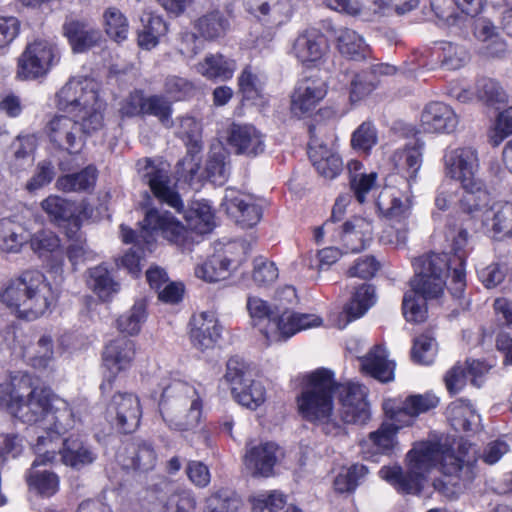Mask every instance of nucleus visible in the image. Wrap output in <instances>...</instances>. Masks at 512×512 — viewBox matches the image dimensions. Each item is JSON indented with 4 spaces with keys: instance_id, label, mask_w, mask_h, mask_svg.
I'll return each mask as SVG.
<instances>
[{
    "instance_id": "nucleus-1",
    "label": "nucleus",
    "mask_w": 512,
    "mask_h": 512,
    "mask_svg": "<svg viewBox=\"0 0 512 512\" xmlns=\"http://www.w3.org/2000/svg\"><path fill=\"white\" fill-rule=\"evenodd\" d=\"M0 407L24 423L42 422L46 449H55L54 439L72 430L78 421L70 403L34 386L33 378L22 372L0 383Z\"/></svg>"
},
{
    "instance_id": "nucleus-2",
    "label": "nucleus",
    "mask_w": 512,
    "mask_h": 512,
    "mask_svg": "<svg viewBox=\"0 0 512 512\" xmlns=\"http://www.w3.org/2000/svg\"><path fill=\"white\" fill-rule=\"evenodd\" d=\"M478 460L475 445L463 442L455 454L445 444L433 441L415 443L406 455V471L401 467H383L380 477L389 482L403 494H419L427 475L439 466L446 476L457 477L463 481H471L475 476Z\"/></svg>"
},
{
    "instance_id": "nucleus-3",
    "label": "nucleus",
    "mask_w": 512,
    "mask_h": 512,
    "mask_svg": "<svg viewBox=\"0 0 512 512\" xmlns=\"http://www.w3.org/2000/svg\"><path fill=\"white\" fill-rule=\"evenodd\" d=\"M340 387L331 370L318 368L304 376L301 391L296 397L301 418L332 438H337L342 431L335 403Z\"/></svg>"
},
{
    "instance_id": "nucleus-4",
    "label": "nucleus",
    "mask_w": 512,
    "mask_h": 512,
    "mask_svg": "<svg viewBox=\"0 0 512 512\" xmlns=\"http://www.w3.org/2000/svg\"><path fill=\"white\" fill-rule=\"evenodd\" d=\"M0 300L18 317L34 320L51 309L57 294L42 272L27 270L9 282L0 293Z\"/></svg>"
},
{
    "instance_id": "nucleus-5",
    "label": "nucleus",
    "mask_w": 512,
    "mask_h": 512,
    "mask_svg": "<svg viewBox=\"0 0 512 512\" xmlns=\"http://www.w3.org/2000/svg\"><path fill=\"white\" fill-rule=\"evenodd\" d=\"M247 309L255 326H259L260 332L269 343L286 340L296 333L319 327L322 319L315 314L283 311L277 314L270 306L258 297H249Z\"/></svg>"
},
{
    "instance_id": "nucleus-6",
    "label": "nucleus",
    "mask_w": 512,
    "mask_h": 512,
    "mask_svg": "<svg viewBox=\"0 0 512 512\" xmlns=\"http://www.w3.org/2000/svg\"><path fill=\"white\" fill-rule=\"evenodd\" d=\"M60 110L78 117L89 129L104 125L105 104L99 99L95 83L86 77H72L56 94Z\"/></svg>"
},
{
    "instance_id": "nucleus-7",
    "label": "nucleus",
    "mask_w": 512,
    "mask_h": 512,
    "mask_svg": "<svg viewBox=\"0 0 512 512\" xmlns=\"http://www.w3.org/2000/svg\"><path fill=\"white\" fill-rule=\"evenodd\" d=\"M160 412L170 428L192 430L198 426L202 416L201 396L194 386L174 380L163 389Z\"/></svg>"
},
{
    "instance_id": "nucleus-8",
    "label": "nucleus",
    "mask_w": 512,
    "mask_h": 512,
    "mask_svg": "<svg viewBox=\"0 0 512 512\" xmlns=\"http://www.w3.org/2000/svg\"><path fill=\"white\" fill-rule=\"evenodd\" d=\"M376 205L390 221L381 233V242L396 247L405 245L408 237L406 220L412 207V195L386 188L379 194Z\"/></svg>"
},
{
    "instance_id": "nucleus-9",
    "label": "nucleus",
    "mask_w": 512,
    "mask_h": 512,
    "mask_svg": "<svg viewBox=\"0 0 512 512\" xmlns=\"http://www.w3.org/2000/svg\"><path fill=\"white\" fill-rule=\"evenodd\" d=\"M449 259L446 254H426L413 262L415 276L410 281L411 289L428 299L440 297L446 286V276L449 269Z\"/></svg>"
},
{
    "instance_id": "nucleus-10",
    "label": "nucleus",
    "mask_w": 512,
    "mask_h": 512,
    "mask_svg": "<svg viewBox=\"0 0 512 512\" xmlns=\"http://www.w3.org/2000/svg\"><path fill=\"white\" fill-rule=\"evenodd\" d=\"M182 231V224L174 216L167 211H160L154 208L146 211L138 235L132 229L121 226V236L125 243L135 242L139 248L149 251L152 250L155 242V233H160L164 238L174 241L181 235Z\"/></svg>"
},
{
    "instance_id": "nucleus-11",
    "label": "nucleus",
    "mask_w": 512,
    "mask_h": 512,
    "mask_svg": "<svg viewBox=\"0 0 512 512\" xmlns=\"http://www.w3.org/2000/svg\"><path fill=\"white\" fill-rule=\"evenodd\" d=\"M46 130L54 145L71 154H76L84 147L86 137L99 129L85 127L84 121L74 115H60L49 121Z\"/></svg>"
},
{
    "instance_id": "nucleus-12",
    "label": "nucleus",
    "mask_w": 512,
    "mask_h": 512,
    "mask_svg": "<svg viewBox=\"0 0 512 512\" xmlns=\"http://www.w3.org/2000/svg\"><path fill=\"white\" fill-rule=\"evenodd\" d=\"M60 55L54 44L44 39L29 43L18 59V76L36 79L46 75L59 62Z\"/></svg>"
},
{
    "instance_id": "nucleus-13",
    "label": "nucleus",
    "mask_w": 512,
    "mask_h": 512,
    "mask_svg": "<svg viewBox=\"0 0 512 512\" xmlns=\"http://www.w3.org/2000/svg\"><path fill=\"white\" fill-rule=\"evenodd\" d=\"M37 454L26 475L29 488L41 496L51 497L59 490V477L52 471L40 469L41 466L52 463L56 458L55 449L45 448V438L38 436L35 444Z\"/></svg>"
},
{
    "instance_id": "nucleus-14",
    "label": "nucleus",
    "mask_w": 512,
    "mask_h": 512,
    "mask_svg": "<svg viewBox=\"0 0 512 512\" xmlns=\"http://www.w3.org/2000/svg\"><path fill=\"white\" fill-rule=\"evenodd\" d=\"M137 166L142 181L149 186L154 197L177 212H181L183 202L172 186L167 167L163 164H155L150 159L138 161Z\"/></svg>"
},
{
    "instance_id": "nucleus-15",
    "label": "nucleus",
    "mask_w": 512,
    "mask_h": 512,
    "mask_svg": "<svg viewBox=\"0 0 512 512\" xmlns=\"http://www.w3.org/2000/svg\"><path fill=\"white\" fill-rule=\"evenodd\" d=\"M444 173L460 182L461 186L474 187L478 180L479 159L472 147H448L443 155Z\"/></svg>"
},
{
    "instance_id": "nucleus-16",
    "label": "nucleus",
    "mask_w": 512,
    "mask_h": 512,
    "mask_svg": "<svg viewBox=\"0 0 512 512\" xmlns=\"http://www.w3.org/2000/svg\"><path fill=\"white\" fill-rule=\"evenodd\" d=\"M341 407L337 408L342 431L338 437L347 435L345 424H365L370 418L366 401V388L363 385L349 383L341 386Z\"/></svg>"
},
{
    "instance_id": "nucleus-17",
    "label": "nucleus",
    "mask_w": 512,
    "mask_h": 512,
    "mask_svg": "<svg viewBox=\"0 0 512 512\" xmlns=\"http://www.w3.org/2000/svg\"><path fill=\"white\" fill-rule=\"evenodd\" d=\"M438 398L430 393L410 395L403 401L387 400L384 410L391 421L399 426H410L415 419L438 405Z\"/></svg>"
},
{
    "instance_id": "nucleus-18",
    "label": "nucleus",
    "mask_w": 512,
    "mask_h": 512,
    "mask_svg": "<svg viewBox=\"0 0 512 512\" xmlns=\"http://www.w3.org/2000/svg\"><path fill=\"white\" fill-rule=\"evenodd\" d=\"M221 206L226 213L244 228L256 225L262 216V208L255 197L234 188H227Z\"/></svg>"
},
{
    "instance_id": "nucleus-19",
    "label": "nucleus",
    "mask_w": 512,
    "mask_h": 512,
    "mask_svg": "<svg viewBox=\"0 0 512 512\" xmlns=\"http://www.w3.org/2000/svg\"><path fill=\"white\" fill-rule=\"evenodd\" d=\"M326 93L327 86L323 79L308 77L300 80L291 96V113L298 118L309 115Z\"/></svg>"
},
{
    "instance_id": "nucleus-20",
    "label": "nucleus",
    "mask_w": 512,
    "mask_h": 512,
    "mask_svg": "<svg viewBox=\"0 0 512 512\" xmlns=\"http://www.w3.org/2000/svg\"><path fill=\"white\" fill-rule=\"evenodd\" d=\"M107 413L122 432L130 433L138 427L142 415L139 398L132 393H117L112 397Z\"/></svg>"
},
{
    "instance_id": "nucleus-21",
    "label": "nucleus",
    "mask_w": 512,
    "mask_h": 512,
    "mask_svg": "<svg viewBox=\"0 0 512 512\" xmlns=\"http://www.w3.org/2000/svg\"><path fill=\"white\" fill-rule=\"evenodd\" d=\"M373 220L368 217L354 216L341 225L338 242L345 253H357L367 247L373 238Z\"/></svg>"
},
{
    "instance_id": "nucleus-22",
    "label": "nucleus",
    "mask_w": 512,
    "mask_h": 512,
    "mask_svg": "<svg viewBox=\"0 0 512 512\" xmlns=\"http://www.w3.org/2000/svg\"><path fill=\"white\" fill-rule=\"evenodd\" d=\"M278 446L272 442L247 443L243 456L246 471L253 477H269L277 462Z\"/></svg>"
},
{
    "instance_id": "nucleus-23",
    "label": "nucleus",
    "mask_w": 512,
    "mask_h": 512,
    "mask_svg": "<svg viewBox=\"0 0 512 512\" xmlns=\"http://www.w3.org/2000/svg\"><path fill=\"white\" fill-rule=\"evenodd\" d=\"M329 50L328 40L316 29H308L295 39L291 53L302 64L320 62Z\"/></svg>"
},
{
    "instance_id": "nucleus-24",
    "label": "nucleus",
    "mask_w": 512,
    "mask_h": 512,
    "mask_svg": "<svg viewBox=\"0 0 512 512\" xmlns=\"http://www.w3.org/2000/svg\"><path fill=\"white\" fill-rule=\"evenodd\" d=\"M190 339L195 348L201 351L212 349L218 343L222 327L213 312H200L190 320Z\"/></svg>"
},
{
    "instance_id": "nucleus-25",
    "label": "nucleus",
    "mask_w": 512,
    "mask_h": 512,
    "mask_svg": "<svg viewBox=\"0 0 512 512\" xmlns=\"http://www.w3.org/2000/svg\"><path fill=\"white\" fill-rule=\"evenodd\" d=\"M420 122L425 132L449 134L456 130L459 119L449 105L435 101L424 107Z\"/></svg>"
},
{
    "instance_id": "nucleus-26",
    "label": "nucleus",
    "mask_w": 512,
    "mask_h": 512,
    "mask_svg": "<svg viewBox=\"0 0 512 512\" xmlns=\"http://www.w3.org/2000/svg\"><path fill=\"white\" fill-rule=\"evenodd\" d=\"M227 140L236 154L257 156L265 150L264 135L252 125L233 124Z\"/></svg>"
},
{
    "instance_id": "nucleus-27",
    "label": "nucleus",
    "mask_w": 512,
    "mask_h": 512,
    "mask_svg": "<svg viewBox=\"0 0 512 512\" xmlns=\"http://www.w3.org/2000/svg\"><path fill=\"white\" fill-rule=\"evenodd\" d=\"M63 32L75 53L86 52L103 40L101 31L87 21L69 20L63 25Z\"/></svg>"
},
{
    "instance_id": "nucleus-28",
    "label": "nucleus",
    "mask_w": 512,
    "mask_h": 512,
    "mask_svg": "<svg viewBox=\"0 0 512 512\" xmlns=\"http://www.w3.org/2000/svg\"><path fill=\"white\" fill-rule=\"evenodd\" d=\"M117 460L125 469L147 472L155 467L157 453L150 443L136 441L124 447L118 453Z\"/></svg>"
},
{
    "instance_id": "nucleus-29",
    "label": "nucleus",
    "mask_w": 512,
    "mask_h": 512,
    "mask_svg": "<svg viewBox=\"0 0 512 512\" xmlns=\"http://www.w3.org/2000/svg\"><path fill=\"white\" fill-rule=\"evenodd\" d=\"M134 357L135 344L124 336L111 340L103 352L104 365L113 375L130 368Z\"/></svg>"
},
{
    "instance_id": "nucleus-30",
    "label": "nucleus",
    "mask_w": 512,
    "mask_h": 512,
    "mask_svg": "<svg viewBox=\"0 0 512 512\" xmlns=\"http://www.w3.org/2000/svg\"><path fill=\"white\" fill-rule=\"evenodd\" d=\"M423 143L414 140L394 151L391 161L407 180L408 188L416 182L418 172L422 166ZM410 195V190L407 191Z\"/></svg>"
},
{
    "instance_id": "nucleus-31",
    "label": "nucleus",
    "mask_w": 512,
    "mask_h": 512,
    "mask_svg": "<svg viewBox=\"0 0 512 512\" xmlns=\"http://www.w3.org/2000/svg\"><path fill=\"white\" fill-rule=\"evenodd\" d=\"M452 250L454 252V261L457 262L452 271L451 293L455 297H460L465 288V268L464 263L467 256L468 233L466 229L458 228L451 234Z\"/></svg>"
},
{
    "instance_id": "nucleus-32",
    "label": "nucleus",
    "mask_w": 512,
    "mask_h": 512,
    "mask_svg": "<svg viewBox=\"0 0 512 512\" xmlns=\"http://www.w3.org/2000/svg\"><path fill=\"white\" fill-rule=\"evenodd\" d=\"M376 302L375 289L371 284L362 283L355 288L350 302L345 307L342 316L345 318L343 322L339 321L335 325L343 329L346 325L362 317Z\"/></svg>"
},
{
    "instance_id": "nucleus-33",
    "label": "nucleus",
    "mask_w": 512,
    "mask_h": 512,
    "mask_svg": "<svg viewBox=\"0 0 512 512\" xmlns=\"http://www.w3.org/2000/svg\"><path fill=\"white\" fill-rule=\"evenodd\" d=\"M240 260L226 254H215L195 267V275L206 282H218L227 279L239 265Z\"/></svg>"
},
{
    "instance_id": "nucleus-34",
    "label": "nucleus",
    "mask_w": 512,
    "mask_h": 512,
    "mask_svg": "<svg viewBox=\"0 0 512 512\" xmlns=\"http://www.w3.org/2000/svg\"><path fill=\"white\" fill-rule=\"evenodd\" d=\"M447 418L456 431L474 433L480 429V415L466 400L458 399L452 402L447 407Z\"/></svg>"
},
{
    "instance_id": "nucleus-35",
    "label": "nucleus",
    "mask_w": 512,
    "mask_h": 512,
    "mask_svg": "<svg viewBox=\"0 0 512 512\" xmlns=\"http://www.w3.org/2000/svg\"><path fill=\"white\" fill-rule=\"evenodd\" d=\"M360 362L362 371L380 382L394 379L395 363L388 360L383 347L374 346L367 355L360 358Z\"/></svg>"
},
{
    "instance_id": "nucleus-36",
    "label": "nucleus",
    "mask_w": 512,
    "mask_h": 512,
    "mask_svg": "<svg viewBox=\"0 0 512 512\" xmlns=\"http://www.w3.org/2000/svg\"><path fill=\"white\" fill-rule=\"evenodd\" d=\"M30 232L14 218L0 220V249L7 253H18L28 243Z\"/></svg>"
},
{
    "instance_id": "nucleus-37",
    "label": "nucleus",
    "mask_w": 512,
    "mask_h": 512,
    "mask_svg": "<svg viewBox=\"0 0 512 512\" xmlns=\"http://www.w3.org/2000/svg\"><path fill=\"white\" fill-rule=\"evenodd\" d=\"M235 70V61L220 53L208 54L196 65V71L208 80L227 81Z\"/></svg>"
},
{
    "instance_id": "nucleus-38",
    "label": "nucleus",
    "mask_w": 512,
    "mask_h": 512,
    "mask_svg": "<svg viewBox=\"0 0 512 512\" xmlns=\"http://www.w3.org/2000/svg\"><path fill=\"white\" fill-rule=\"evenodd\" d=\"M482 224L493 232L494 237L512 234V203H497L482 214Z\"/></svg>"
},
{
    "instance_id": "nucleus-39",
    "label": "nucleus",
    "mask_w": 512,
    "mask_h": 512,
    "mask_svg": "<svg viewBox=\"0 0 512 512\" xmlns=\"http://www.w3.org/2000/svg\"><path fill=\"white\" fill-rule=\"evenodd\" d=\"M309 158L317 172L326 179H334L343 169L340 156L325 145H311Z\"/></svg>"
},
{
    "instance_id": "nucleus-40",
    "label": "nucleus",
    "mask_w": 512,
    "mask_h": 512,
    "mask_svg": "<svg viewBox=\"0 0 512 512\" xmlns=\"http://www.w3.org/2000/svg\"><path fill=\"white\" fill-rule=\"evenodd\" d=\"M60 454L63 463L75 469L91 464L96 459V454L78 438L65 439Z\"/></svg>"
},
{
    "instance_id": "nucleus-41",
    "label": "nucleus",
    "mask_w": 512,
    "mask_h": 512,
    "mask_svg": "<svg viewBox=\"0 0 512 512\" xmlns=\"http://www.w3.org/2000/svg\"><path fill=\"white\" fill-rule=\"evenodd\" d=\"M147 304L144 299H138L131 308L121 314L116 320V328L129 336L138 335L147 320Z\"/></svg>"
},
{
    "instance_id": "nucleus-42",
    "label": "nucleus",
    "mask_w": 512,
    "mask_h": 512,
    "mask_svg": "<svg viewBox=\"0 0 512 512\" xmlns=\"http://www.w3.org/2000/svg\"><path fill=\"white\" fill-rule=\"evenodd\" d=\"M337 48L339 52L351 59L362 60L370 55L369 46L354 30L341 28L337 35Z\"/></svg>"
},
{
    "instance_id": "nucleus-43",
    "label": "nucleus",
    "mask_w": 512,
    "mask_h": 512,
    "mask_svg": "<svg viewBox=\"0 0 512 512\" xmlns=\"http://www.w3.org/2000/svg\"><path fill=\"white\" fill-rule=\"evenodd\" d=\"M143 28L138 33V45L146 50L157 46L160 37L164 36L168 27L162 17L158 15H148L142 18Z\"/></svg>"
},
{
    "instance_id": "nucleus-44",
    "label": "nucleus",
    "mask_w": 512,
    "mask_h": 512,
    "mask_svg": "<svg viewBox=\"0 0 512 512\" xmlns=\"http://www.w3.org/2000/svg\"><path fill=\"white\" fill-rule=\"evenodd\" d=\"M41 208L47 214L48 218L57 224L68 222L74 219L76 206L57 195H50L41 202Z\"/></svg>"
},
{
    "instance_id": "nucleus-45",
    "label": "nucleus",
    "mask_w": 512,
    "mask_h": 512,
    "mask_svg": "<svg viewBox=\"0 0 512 512\" xmlns=\"http://www.w3.org/2000/svg\"><path fill=\"white\" fill-rule=\"evenodd\" d=\"M96 182V169L88 166L75 174H68L57 179L56 186L63 192L88 191Z\"/></svg>"
},
{
    "instance_id": "nucleus-46",
    "label": "nucleus",
    "mask_w": 512,
    "mask_h": 512,
    "mask_svg": "<svg viewBox=\"0 0 512 512\" xmlns=\"http://www.w3.org/2000/svg\"><path fill=\"white\" fill-rule=\"evenodd\" d=\"M392 421L390 424H383L378 430L371 432L365 444L373 449L374 453L385 454L390 452L396 444V433L400 428Z\"/></svg>"
},
{
    "instance_id": "nucleus-47",
    "label": "nucleus",
    "mask_w": 512,
    "mask_h": 512,
    "mask_svg": "<svg viewBox=\"0 0 512 512\" xmlns=\"http://www.w3.org/2000/svg\"><path fill=\"white\" fill-rule=\"evenodd\" d=\"M88 285L104 301L119 290V284L111 278L107 268L102 265L89 270Z\"/></svg>"
},
{
    "instance_id": "nucleus-48",
    "label": "nucleus",
    "mask_w": 512,
    "mask_h": 512,
    "mask_svg": "<svg viewBox=\"0 0 512 512\" xmlns=\"http://www.w3.org/2000/svg\"><path fill=\"white\" fill-rule=\"evenodd\" d=\"M471 182L475 183L474 187L462 186L464 193L460 200V206L465 213L474 218L480 215L481 208L488 201V194L481 179Z\"/></svg>"
},
{
    "instance_id": "nucleus-49",
    "label": "nucleus",
    "mask_w": 512,
    "mask_h": 512,
    "mask_svg": "<svg viewBox=\"0 0 512 512\" xmlns=\"http://www.w3.org/2000/svg\"><path fill=\"white\" fill-rule=\"evenodd\" d=\"M104 27L107 35L120 43L127 39L129 24L125 15L117 8L110 7L103 14Z\"/></svg>"
},
{
    "instance_id": "nucleus-50",
    "label": "nucleus",
    "mask_w": 512,
    "mask_h": 512,
    "mask_svg": "<svg viewBox=\"0 0 512 512\" xmlns=\"http://www.w3.org/2000/svg\"><path fill=\"white\" fill-rule=\"evenodd\" d=\"M71 243L67 249V256L73 265L94 259L95 253L86 245V240L79 233V224L74 221L73 228L67 231Z\"/></svg>"
},
{
    "instance_id": "nucleus-51",
    "label": "nucleus",
    "mask_w": 512,
    "mask_h": 512,
    "mask_svg": "<svg viewBox=\"0 0 512 512\" xmlns=\"http://www.w3.org/2000/svg\"><path fill=\"white\" fill-rule=\"evenodd\" d=\"M25 356L34 368H46L54 359V349L51 337H40L35 344L26 349Z\"/></svg>"
},
{
    "instance_id": "nucleus-52",
    "label": "nucleus",
    "mask_w": 512,
    "mask_h": 512,
    "mask_svg": "<svg viewBox=\"0 0 512 512\" xmlns=\"http://www.w3.org/2000/svg\"><path fill=\"white\" fill-rule=\"evenodd\" d=\"M186 219L190 228L200 234L209 233L215 225L211 207L204 202L194 203Z\"/></svg>"
},
{
    "instance_id": "nucleus-53",
    "label": "nucleus",
    "mask_w": 512,
    "mask_h": 512,
    "mask_svg": "<svg viewBox=\"0 0 512 512\" xmlns=\"http://www.w3.org/2000/svg\"><path fill=\"white\" fill-rule=\"evenodd\" d=\"M438 345L433 336L428 333L419 335L414 339L411 357L420 365H431L437 355Z\"/></svg>"
},
{
    "instance_id": "nucleus-54",
    "label": "nucleus",
    "mask_w": 512,
    "mask_h": 512,
    "mask_svg": "<svg viewBox=\"0 0 512 512\" xmlns=\"http://www.w3.org/2000/svg\"><path fill=\"white\" fill-rule=\"evenodd\" d=\"M31 250L39 257L48 256L61 246L60 238L51 230L42 229L33 234L28 240Z\"/></svg>"
},
{
    "instance_id": "nucleus-55",
    "label": "nucleus",
    "mask_w": 512,
    "mask_h": 512,
    "mask_svg": "<svg viewBox=\"0 0 512 512\" xmlns=\"http://www.w3.org/2000/svg\"><path fill=\"white\" fill-rule=\"evenodd\" d=\"M232 395L240 405L251 410L257 409L266 399L264 386L254 380H250Z\"/></svg>"
},
{
    "instance_id": "nucleus-56",
    "label": "nucleus",
    "mask_w": 512,
    "mask_h": 512,
    "mask_svg": "<svg viewBox=\"0 0 512 512\" xmlns=\"http://www.w3.org/2000/svg\"><path fill=\"white\" fill-rule=\"evenodd\" d=\"M227 27L228 21L219 11L207 13L196 22L198 32L206 39L222 36Z\"/></svg>"
},
{
    "instance_id": "nucleus-57",
    "label": "nucleus",
    "mask_w": 512,
    "mask_h": 512,
    "mask_svg": "<svg viewBox=\"0 0 512 512\" xmlns=\"http://www.w3.org/2000/svg\"><path fill=\"white\" fill-rule=\"evenodd\" d=\"M428 298L420 295L412 289L405 293L403 297V314L407 321L420 323L427 317L426 301Z\"/></svg>"
},
{
    "instance_id": "nucleus-58",
    "label": "nucleus",
    "mask_w": 512,
    "mask_h": 512,
    "mask_svg": "<svg viewBox=\"0 0 512 512\" xmlns=\"http://www.w3.org/2000/svg\"><path fill=\"white\" fill-rule=\"evenodd\" d=\"M476 94L480 101L495 105L507 101V93L501 84L492 78H482L476 84Z\"/></svg>"
},
{
    "instance_id": "nucleus-59",
    "label": "nucleus",
    "mask_w": 512,
    "mask_h": 512,
    "mask_svg": "<svg viewBox=\"0 0 512 512\" xmlns=\"http://www.w3.org/2000/svg\"><path fill=\"white\" fill-rule=\"evenodd\" d=\"M206 177L216 185H222L228 176L226 155L223 149L212 151L209 154L205 167Z\"/></svg>"
},
{
    "instance_id": "nucleus-60",
    "label": "nucleus",
    "mask_w": 512,
    "mask_h": 512,
    "mask_svg": "<svg viewBox=\"0 0 512 512\" xmlns=\"http://www.w3.org/2000/svg\"><path fill=\"white\" fill-rule=\"evenodd\" d=\"M224 380L230 386L231 393L233 394L251 379L249 378L245 363L238 358H230L226 365Z\"/></svg>"
},
{
    "instance_id": "nucleus-61",
    "label": "nucleus",
    "mask_w": 512,
    "mask_h": 512,
    "mask_svg": "<svg viewBox=\"0 0 512 512\" xmlns=\"http://www.w3.org/2000/svg\"><path fill=\"white\" fill-rule=\"evenodd\" d=\"M240 506V497L229 489H220L208 500L210 512H237Z\"/></svg>"
},
{
    "instance_id": "nucleus-62",
    "label": "nucleus",
    "mask_w": 512,
    "mask_h": 512,
    "mask_svg": "<svg viewBox=\"0 0 512 512\" xmlns=\"http://www.w3.org/2000/svg\"><path fill=\"white\" fill-rule=\"evenodd\" d=\"M253 512H276L286 503L285 496L278 491L261 492L250 497Z\"/></svg>"
},
{
    "instance_id": "nucleus-63",
    "label": "nucleus",
    "mask_w": 512,
    "mask_h": 512,
    "mask_svg": "<svg viewBox=\"0 0 512 512\" xmlns=\"http://www.w3.org/2000/svg\"><path fill=\"white\" fill-rule=\"evenodd\" d=\"M196 500L190 490L171 493L165 501L161 512H194Z\"/></svg>"
},
{
    "instance_id": "nucleus-64",
    "label": "nucleus",
    "mask_w": 512,
    "mask_h": 512,
    "mask_svg": "<svg viewBox=\"0 0 512 512\" xmlns=\"http://www.w3.org/2000/svg\"><path fill=\"white\" fill-rule=\"evenodd\" d=\"M178 135L191 150L198 152L201 149V125L194 117L185 116L180 119Z\"/></svg>"
}]
</instances>
